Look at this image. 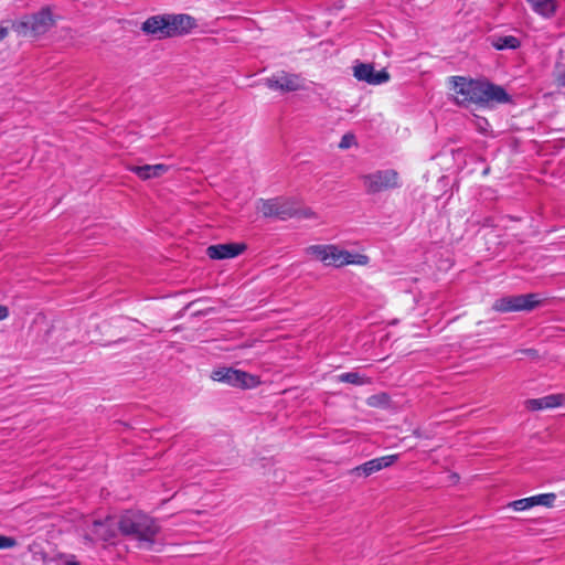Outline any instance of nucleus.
<instances>
[{"instance_id":"24","label":"nucleus","mask_w":565,"mask_h":565,"mask_svg":"<svg viewBox=\"0 0 565 565\" xmlns=\"http://www.w3.org/2000/svg\"><path fill=\"white\" fill-rule=\"evenodd\" d=\"M556 81H557L558 85L565 87V68L557 74Z\"/></svg>"},{"instance_id":"18","label":"nucleus","mask_w":565,"mask_h":565,"mask_svg":"<svg viewBox=\"0 0 565 565\" xmlns=\"http://www.w3.org/2000/svg\"><path fill=\"white\" fill-rule=\"evenodd\" d=\"M534 12L537 14L550 18L556 11V0H527Z\"/></svg>"},{"instance_id":"15","label":"nucleus","mask_w":565,"mask_h":565,"mask_svg":"<svg viewBox=\"0 0 565 565\" xmlns=\"http://www.w3.org/2000/svg\"><path fill=\"white\" fill-rule=\"evenodd\" d=\"M245 248L244 244L236 243L211 245L206 248V255L211 259H228L238 256Z\"/></svg>"},{"instance_id":"2","label":"nucleus","mask_w":565,"mask_h":565,"mask_svg":"<svg viewBox=\"0 0 565 565\" xmlns=\"http://www.w3.org/2000/svg\"><path fill=\"white\" fill-rule=\"evenodd\" d=\"M118 529L124 536L138 542L141 548L150 550L156 543L160 526L157 521L141 512H127L118 521Z\"/></svg>"},{"instance_id":"4","label":"nucleus","mask_w":565,"mask_h":565,"mask_svg":"<svg viewBox=\"0 0 565 565\" xmlns=\"http://www.w3.org/2000/svg\"><path fill=\"white\" fill-rule=\"evenodd\" d=\"M367 194H377L401 188V178L396 170L385 169L363 174L361 177Z\"/></svg>"},{"instance_id":"29","label":"nucleus","mask_w":565,"mask_h":565,"mask_svg":"<svg viewBox=\"0 0 565 565\" xmlns=\"http://www.w3.org/2000/svg\"><path fill=\"white\" fill-rule=\"evenodd\" d=\"M8 35V29L0 26V41H2Z\"/></svg>"},{"instance_id":"5","label":"nucleus","mask_w":565,"mask_h":565,"mask_svg":"<svg viewBox=\"0 0 565 565\" xmlns=\"http://www.w3.org/2000/svg\"><path fill=\"white\" fill-rule=\"evenodd\" d=\"M54 24L50 9L44 8L38 13L25 15L13 23L15 32L22 35H40L47 32Z\"/></svg>"},{"instance_id":"3","label":"nucleus","mask_w":565,"mask_h":565,"mask_svg":"<svg viewBox=\"0 0 565 565\" xmlns=\"http://www.w3.org/2000/svg\"><path fill=\"white\" fill-rule=\"evenodd\" d=\"M307 253L315 256L326 266L343 267L347 265L364 266L369 263V257L364 254L351 253L337 245H312L307 248Z\"/></svg>"},{"instance_id":"7","label":"nucleus","mask_w":565,"mask_h":565,"mask_svg":"<svg viewBox=\"0 0 565 565\" xmlns=\"http://www.w3.org/2000/svg\"><path fill=\"white\" fill-rule=\"evenodd\" d=\"M211 377L216 382L245 390L254 388L260 383L258 376L233 367L216 369L212 372Z\"/></svg>"},{"instance_id":"13","label":"nucleus","mask_w":565,"mask_h":565,"mask_svg":"<svg viewBox=\"0 0 565 565\" xmlns=\"http://www.w3.org/2000/svg\"><path fill=\"white\" fill-rule=\"evenodd\" d=\"M556 500L555 493H543L524 499H519L509 504L514 511H525L535 505L553 507Z\"/></svg>"},{"instance_id":"12","label":"nucleus","mask_w":565,"mask_h":565,"mask_svg":"<svg viewBox=\"0 0 565 565\" xmlns=\"http://www.w3.org/2000/svg\"><path fill=\"white\" fill-rule=\"evenodd\" d=\"M398 459V455H388L380 458H374L355 467L352 470V473L369 477L374 472L382 470L383 468H387L392 466Z\"/></svg>"},{"instance_id":"14","label":"nucleus","mask_w":565,"mask_h":565,"mask_svg":"<svg viewBox=\"0 0 565 565\" xmlns=\"http://www.w3.org/2000/svg\"><path fill=\"white\" fill-rule=\"evenodd\" d=\"M140 30L145 34L151 35L158 40L168 39L167 15L159 14V15H152V17L148 18L141 24Z\"/></svg>"},{"instance_id":"20","label":"nucleus","mask_w":565,"mask_h":565,"mask_svg":"<svg viewBox=\"0 0 565 565\" xmlns=\"http://www.w3.org/2000/svg\"><path fill=\"white\" fill-rule=\"evenodd\" d=\"M520 40L513 35L493 36L491 45L497 50H515L520 46Z\"/></svg>"},{"instance_id":"21","label":"nucleus","mask_w":565,"mask_h":565,"mask_svg":"<svg viewBox=\"0 0 565 565\" xmlns=\"http://www.w3.org/2000/svg\"><path fill=\"white\" fill-rule=\"evenodd\" d=\"M339 381L354 385H364L370 383V379L358 372H348L339 375Z\"/></svg>"},{"instance_id":"26","label":"nucleus","mask_w":565,"mask_h":565,"mask_svg":"<svg viewBox=\"0 0 565 565\" xmlns=\"http://www.w3.org/2000/svg\"><path fill=\"white\" fill-rule=\"evenodd\" d=\"M350 137L349 136H343L341 142H340V148L342 149H345V148H349L350 147Z\"/></svg>"},{"instance_id":"11","label":"nucleus","mask_w":565,"mask_h":565,"mask_svg":"<svg viewBox=\"0 0 565 565\" xmlns=\"http://www.w3.org/2000/svg\"><path fill=\"white\" fill-rule=\"evenodd\" d=\"M168 25V38L182 36L196 28V21L193 17L184 13L166 14Z\"/></svg>"},{"instance_id":"25","label":"nucleus","mask_w":565,"mask_h":565,"mask_svg":"<svg viewBox=\"0 0 565 565\" xmlns=\"http://www.w3.org/2000/svg\"><path fill=\"white\" fill-rule=\"evenodd\" d=\"M9 316V310L6 306L0 305V320H4Z\"/></svg>"},{"instance_id":"23","label":"nucleus","mask_w":565,"mask_h":565,"mask_svg":"<svg viewBox=\"0 0 565 565\" xmlns=\"http://www.w3.org/2000/svg\"><path fill=\"white\" fill-rule=\"evenodd\" d=\"M298 214L296 216H300V217H305V218H310V217H313L315 216V212L311 211L310 209H302L300 207V205L298 204Z\"/></svg>"},{"instance_id":"27","label":"nucleus","mask_w":565,"mask_h":565,"mask_svg":"<svg viewBox=\"0 0 565 565\" xmlns=\"http://www.w3.org/2000/svg\"><path fill=\"white\" fill-rule=\"evenodd\" d=\"M522 353L531 356V358H536L537 356V352L534 350V349H525V350H522L521 351Z\"/></svg>"},{"instance_id":"1","label":"nucleus","mask_w":565,"mask_h":565,"mask_svg":"<svg viewBox=\"0 0 565 565\" xmlns=\"http://www.w3.org/2000/svg\"><path fill=\"white\" fill-rule=\"evenodd\" d=\"M449 81L455 100L460 106L503 104L510 99L503 87L489 82L468 79L462 76H452Z\"/></svg>"},{"instance_id":"9","label":"nucleus","mask_w":565,"mask_h":565,"mask_svg":"<svg viewBox=\"0 0 565 565\" xmlns=\"http://www.w3.org/2000/svg\"><path fill=\"white\" fill-rule=\"evenodd\" d=\"M539 302L535 294L509 296L495 300L492 309L499 312L532 310Z\"/></svg>"},{"instance_id":"10","label":"nucleus","mask_w":565,"mask_h":565,"mask_svg":"<svg viewBox=\"0 0 565 565\" xmlns=\"http://www.w3.org/2000/svg\"><path fill=\"white\" fill-rule=\"evenodd\" d=\"M353 76L359 82H365L369 85H381L387 83L391 78L385 68L375 71L373 64L370 63H356L353 66Z\"/></svg>"},{"instance_id":"28","label":"nucleus","mask_w":565,"mask_h":565,"mask_svg":"<svg viewBox=\"0 0 565 565\" xmlns=\"http://www.w3.org/2000/svg\"><path fill=\"white\" fill-rule=\"evenodd\" d=\"M379 398H382V399H385V401H386V399H387V396H386V395H382V396H373V397H371V398H370L369 404H370V405H372V406L376 405L375 399H379Z\"/></svg>"},{"instance_id":"19","label":"nucleus","mask_w":565,"mask_h":565,"mask_svg":"<svg viewBox=\"0 0 565 565\" xmlns=\"http://www.w3.org/2000/svg\"><path fill=\"white\" fill-rule=\"evenodd\" d=\"M93 534L102 540V541H109L115 536V532L111 529L108 520L107 521H95L93 523Z\"/></svg>"},{"instance_id":"22","label":"nucleus","mask_w":565,"mask_h":565,"mask_svg":"<svg viewBox=\"0 0 565 565\" xmlns=\"http://www.w3.org/2000/svg\"><path fill=\"white\" fill-rule=\"evenodd\" d=\"M17 546V540L11 536L0 535V550L12 548Z\"/></svg>"},{"instance_id":"16","label":"nucleus","mask_w":565,"mask_h":565,"mask_svg":"<svg viewBox=\"0 0 565 565\" xmlns=\"http://www.w3.org/2000/svg\"><path fill=\"white\" fill-rule=\"evenodd\" d=\"M565 402V396L562 394H552L541 398L527 399L525 402L526 408L530 411H540L546 408H554L562 406Z\"/></svg>"},{"instance_id":"17","label":"nucleus","mask_w":565,"mask_h":565,"mask_svg":"<svg viewBox=\"0 0 565 565\" xmlns=\"http://www.w3.org/2000/svg\"><path fill=\"white\" fill-rule=\"evenodd\" d=\"M129 170L138 175L142 180H149L152 178H159L169 171V166L158 164H145V166H131Z\"/></svg>"},{"instance_id":"8","label":"nucleus","mask_w":565,"mask_h":565,"mask_svg":"<svg viewBox=\"0 0 565 565\" xmlns=\"http://www.w3.org/2000/svg\"><path fill=\"white\" fill-rule=\"evenodd\" d=\"M265 85L271 90L291 93L306 88V81L298 74L278 72L265 79Z\"/></svg>"},{"instance_id":"30","label":"nucleus","mask_w":565,"mask_h":565,"mask_svg":"<svg viewBox=\"0 0 565 565\" xmlns=\"http://www.w3.org/2000/svg\"><path fill=\"white\" fill-rule=\"evenodd\" d=\"M67 565H79V564H78V563H76V562H71V563H68Z\"/></svg>"},{"instance_id":"6","label":"nucleus","mask_w":565,"mask_h":565,"mask_svg":"<svg viewBox=\"0 0 565 565\" xmlns=\"http://www.w3.org/2000/svg\"><path fill=\"white\" fill-rule=\"evenodd\" d=\"M257 210L265 217H278L287 220L298 214V202L294 199L275 198L270 200H259Z\"/></svg>"}]
</instances>
